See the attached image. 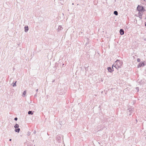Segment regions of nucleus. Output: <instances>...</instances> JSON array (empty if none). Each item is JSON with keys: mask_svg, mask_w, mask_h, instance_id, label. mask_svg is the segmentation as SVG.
<instances>
[{"mask_svg": "<svg viewBox=\"0 0 146 146\" xmlns=\"http://www.w3.org/2000/svg\"><path fill=\"white\" fill-rule=\"evenodd\" d=\"M116 64L115 65V67L117 69L120 68L122 65V63L119 60H117L115 62Z\"/></svg>", "mask_w": 146, "mask_h": 146, "instance_id": "f257e3e1", "label": "nucleus"}, {"mask_svg": "<svg viewBox=\"0 0 146 146\" xmlns=\"http://www.w3.org/2000/svg\"><path fill=\"white\" fill-rule=\"evenodd\" d=\"M137 9L138 11H145L144 7L142 6H141L139 5H138Z\"/></svg>", "mask_w": 146, "mask_h": 146, "instance_id": "f03ea898", "label": "nucleus"}, {"mask_svg": "<svg viewBox=\"0 0 146 146\" xmlns=\"http://www.w3.org/2000/svg\"><path fill=\"white\" fill-rule=\"evenodd\" d=\"M107 69L108 70V71L110 72H112L114 70L113 67H112L111 68L110 67H108Z\"/></svg>", "mask_w": 146, "mask_h": 146, "instance_id": "7ed1b4c3", "label": "nucleus"}, {"mask_svg": "<svg viewBox=\"0 0 146 146\" xmlns=\"http://www.w3.org/2000/svg\"><path fill=\"white\" fill-rule=\"evenodd\" d=\"M145 64L144 62H141L137 66L138 68L140 67L141 66H143L145 65Z\"/></svg>", "mask_w": 146, "mask_h": 146, "instance_id": "20e7f679", "label": "nucleus"}, {"mask_svg": "<svg viewBox=\"0 0 146 146\" xmlns=\"http://www.w3.org/2000/svg\"><path fill=\"white\" fill-rule=\"evenodd\" d=\"M119 32L121 35H122L124 34V31L123 29H120L119 31Z\"/></svg>", "mask_w": 146, "mask_h": 146, "instance_id": "39448f33", "label": "nucleus"}, {"mask_svg": "<svg viewBox=\"0 0 146 146\" xmlns=\"http://www.w3.org/2000/svg\"><path fill=\"white\" fill-rule=\"evenodd\" d=\"M132 111H133L131 110V108H130L129 109L128 108V109L127 112V113H128V112H130V113L129 114V115H131V113L132 112Z\"/></svg>", "mask_w": 146, "mask_h": 146, "instance_id": "423d86ee", "label": "nucleus"}, {"mask_svg": "<svg viewBox=\"0 0 146 146\" xmlns=\"http://www.w3.org/2000/svg\"><path fill=\"white\" fill-rule=\"evenodd\" d=\"M28 27L27 26L25 27L24 28V31L25 32H27L28 31Z\"/></svg>", "mask_w": 146, "mask_h": 146, "instance_id": "0eeeda50", "label": "nucleus"}, {"mask_svg": "<svg viewBox=\"0 0 146 146\" xmlns=\"http://www.w3.org/2000/svg\"><path fill=\"white\" fill-rule=\"evenodd\" d=\"M143 15V13L141 11H139V13H138V15L140 17H142Z\"/></svg>", "mask_w": 146, "mask_h": 146, "instance_id": "6e6552de", "label": "nucleus"}, {"mask_svg": "<svg viewBox=\"0 0 146 146\" xmlns=\"http://www.w3.org/2000/svg\"><path fill=\"white\" fill-rule=\"evenodd\" d=\"M20 131V128H18L17 129H15V131L19 133V131Z\"/></svg>", "mask_w": 146, "mask_h": 146, "instance_id": "1a4fd4ad", "label": "nucleus"}, {"mask_svg": "<svg viewBox=\"0 0 146 146\" xmlns=\"http://www.w3.org/2000/svg\"><path fill=\"white\" fill-rule=\"evenodd\" d=\"M28 114H31V115H32L33 114V112L32 111H29L28 112Z\"/></svg>", "mask_w": 146, "mask_h": 146, "instance_id": "9d476101", "label": "nucleus"}, {"mask_svg": "<svg viewBox=\"0 0 146 146\" xmlns=\"http://www.w3.org/2000/svg\"><path fill=\"white\" fill-rule=\"evenodd\" d=\"M26 94V91H24L23 92V95H22L23 96V97H24L25 96Z\"/></svg>", "mask_w": 146, "mask_h": 146, "instance_id": "9b49d317", "label": "nucleus"}, {"mask_svg": "<svg viewBox=\"0 0 146 146\" xmlns=\"http://www.w3.org/2000/svg\"><path fill=\"white\" fill-rule=\"evenodd\" d=\"M19 127V125L17 124H16L14 126V127L15 129L18 128Z\"/></svg>", "mask_w": 146, "mask_h": 146, "instance_id": "f8f14e48", "label": "nucleus"}, {"mask_svg": "<svg viewBox=\"0 0 146 146\" xmlns=\"http://www.w3.org/2000/svg\"><path fill=\"white\" fill-rule=\"evenodd\" d=\"M113 13L114 15H117L118 14V13L117 11H114L113 12Z\"/></svg>", "mask_w": 146, "mask_h": 146, "instance_id": "ddd939ff", "label": "nucleus"}, {"mask_svg": "<svg viewBox=\"0 0 146 146\" xmlns=\"http://www.w3.org/2000/svg\"><path fill=\"white\" fill-rule=\"evenodd\" d=\"M58 29H59L60 30H61L62 29V28L61 26H59V27Z\"/></svg>", "mask_w": 146, "mask_h": 146, "instance_id": "4468645a", "label": "nucleus"}, {"mask_svg": "<svg viewBox=\"0 0 146 146\" xmlns=\"http://www.w3.org/2000/svg\"><path fill=\"white\" fill-rule=\"evenodd\" d=\"M31 135V132L29 131H28V132H27V135L29 136L30 135Z\"/></svg>", "mask_w": 146, "mask_h": 146, "instance_id": "2eb2a0df", "label": "nucleus"}, {"mask_svg": "<svg viewBox=\"0 0 146 146\" xmlns=\"http://www.w3.org/2000/svg\"><path fill=\"white\" fill-rule=\"evenodd\" d=\"M17 82V81H16L15 82L14 84L13 85V87H14L15 86H16V83Z\"/></svg>", "mask_w": 146, "mask_h": 146, "instance_id": "dca6fc26", "label": "nucleus"}, {"mask_svg": "<svg viewBox=\"0 0 146 146\" xmlns=\"http://www.w3.org/2000/svg\"><path fill=\"white\" fill-rule=\"evenodd\" d=\"M135 89H136V90H137V92H139V87H136V88Z\"/></svg>", "mask_w": 146, "mask_h": 146, "instance_id": "f3484780", "label": "nucleus"}, {"mask_svg": "<svg viewBox=\"0 0 146 146\" xmlns=\"http://www.w3.org/2000/svg\"><path fill=\"white\" fill-rule=\"evenodd\" d=\"M137 61L138 62H140V59L139 58H137Z\"/></svg>", "mask_w": 146, "mask_h": 146, "instance_id": "a211bd4d", "label": "nucleus"}, {"mask_svg": "<svg viewBox=\"0 0 146 146\" xmlns=\"http://www.w3.org/2000/svg\"><path fill=\"white\" fill-rule=\"evenodd\" d=\"M18 118L17 117H16L14 118V120L15 121H17V120Z\"/></svg>", "mask_w": 146, "mask_h": 146, "instance_id": "6ab92c4d", "label": "nucleus"}, {"mask_svg": "<svg viewBox=\"0 0 146 146\" xmlns=\"http://www.w3.org/2000/svg\"><path fill=\"white\" fill-rule=\"evenodd\" d=\"M36 133V131L35 130L34 132H33V133L34 134H35Z\"/></svg>", "mask_w": 146, "mask_h": 146, "instance_id": "aec40b11", "label": "nucleus"}, {"mask_svg": "<svg viewBox=\"0 0 146 146\" xmlns=\"http://www.w3.org/2000/svg\"><path fill=\"white\" fill-rule=\"evenodd\" d=\"M38 89H37L36 90V92H37L38 91Z\"/></svg>", "mask_w": 146, "mask_h": 146, "instance_id": "412c9836", "label": "nucleus"}, {"mask_svg": "<svg viewBox=\"0 0 146 146\" xmlns=\"http://www.w3.org/2000/svg\"><path fill=\"white\" fill-rule=\"evenodd\" d=\"M37 96V94H35V96Z\"/></svg>", "mask_w": 146, "mask_h": 146, "instance_id": "4be33fe9", "label": "nucleus"}, {"mask_svg": "<svg viewBox=\"0 0 146 146\" xmlns=\"http://www.w3.org/2000/svg\"><path fill=\"white\" fill-rule=\"evenodd\" d=\"M114 64H113V65H112V67H113V66H114L115 67V66H114Z\"/></svg>", "mask_w": 146, "mask_h": 146, "instance_id": "5701e85b", "label": "nucleus"}, {"mask_svg": "<svg viewBox=\"0 0 146 146\" xmlns=\"http://www.w3.org/2000/svg\"><path fill=\"white\" fill-rule=\"evenodd\" d=\"M9 141H11V139H10L9 140Z\"/></svg>", "mask_w": 146, "mask_h": 146, "instance_id": "b1692460", "label": "nucleus"}, {"mask_svg": "<svg viewBox=\"0 0 146 146\" xmlns=\"http://www.w3.org/2000/svg\"><path fill=\"white\" fill-rule=\"evenodd\" d=\"M145 26H146V22L145 23Z\"/></svg>", "mask_w": 146, "mask_h": 146, "instance_id": "393cba45", "label": "nucleus"}, {"mask_svg": "<svg viewBox=\"0 0 146 146\" xmlns=\"http://www.w3.org/2000/svg\"><path fill=\"white\" fill-rule=\"evenodd\" d=\"M57 139V140H58V139L59 140V139L58 138Z\"/></svg>", "mask_w": 146, "mask_h": 146, "instance_id": "a878e982", "label": "nucleus"}, {"mask_svg": "<svg viewBox=\"0 0 146 146\" xmlns=\"http://www.w3.org/2000/svg\"><path fill=\"white\" fill-rule=\"evenodd\" d=\"M74 3H73L72 4V5H74Z\"/></svg>", "mask_w": 146, "mask_h": 146, "instance_id": "bb28decb", "label": "nucleus"}, {"mask_svg": "<svg viewBox=\"0 0 146 146\" xmlns=\"http://www.w3.org/2000/svg\"><path fill=\"white\" fill-rule=\"evenodd\" d=\"M64 64H63V65H64Z\"/></svg>", "mask_w": 146, "mask_h": 146, "instance_id": "cd10ccee", "label": "nucleus"}]
</instances>
